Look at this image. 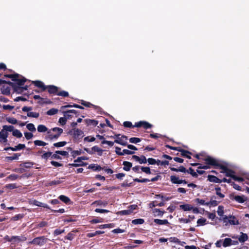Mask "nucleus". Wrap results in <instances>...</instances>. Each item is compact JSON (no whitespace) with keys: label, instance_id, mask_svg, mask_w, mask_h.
<instances>
[{"label":"nucleus","instance_id":"nucleus-59","mask_svg":"<svg viewBox=\"0 0 249 249\" xmlns=\"http://www.w3.org/2000/svg\"><path fill=\"white\" fill-rule=\"evenodd\" d=\"M215 190L216 191V194L220 198H224L225 197V195L223 194H222L221 191V188L217 187L215 188Z\"/></svg>","mask_w":249,"mask_h":249},{"label":"nucleus","instance_id":"nucleus-7","mask_svg":"<svg viewBox=\"0 0 249 249\" xmlns=\"http://www.w3.org/2000/svg\"><path fill=\"white\" fill-rule=\"evenodd\" d=\"M160 178H161L160 176L157 175L156 177H155L154 178H152L151 179H149L148 178L140 179L138 178H135L133 179V180L135 182L144 183V182H149V181H152V182L156 181L158 180L159 179H160Z\"/></svg>","mask_w":249,"mask_h":249},{"label":"nucleus","instance_id":"nucleus-12","mask_svg":"<svg viewBox=\"0 0 249 249\" xmlns=\"http://www.w3.org/2000/svg\"><path fill=\"white\" fill-rule=\"evenodd\" d=\"M27 240V238L23 235L20 236H12V242L13 243H18L20 242H24Z\"/></svg>","mask_w":249,"mask_h":249},{"label":"nucleus","instance_id":"nucleus-42","mask_svg":"<svg viewBox=\"0 0 249 249\" xmlns=\"http://www.w3.org/2000/svg\"><path fill=\"white\" fill-rule=\"evenodd\" d=\"M12 135L14 137H16L18 138H20L22 137V134L21 132L18 129H15L12 132Z\"/></svg>","mask_w":249,"mask_h":249},{"label":"nucleus","instance_id":"nucleus-54","mask_svg":"<svg viewBox=\"0 0 249 249\" xmlns=\"http://www.w3.org/2000/svg\"><path fill=\"white\" fill-rule=\"evenodd\" d=\"M65 232L64 229H57L53 231V234L54 236H57Z\"/></svg>","mask_w":249,"mask_h":249},{"label":"nucleus","instance_id":"nucleus-40","mask_svg":"<svg viewBox=\"0 0 249 249\" xmlns=\"http://www.w3.org/2000/svg\"><path fill=\"white\" fill-rule=\"evenodd\" d=\"M58 110L56 108H52L47 111L46 114L48 115L52 116L56 114Z\"/></svg>","mask_w":249,"mask_h":249},{"label":"nucleus","instance_id":"nucleus-27","mask_svg":"<svg viewBox=\"0 0 249 249\" xmlns=\"http://www.w3.org/2000/svg\"><path fill=\"white\" fill-rule=\"evenodd\" d=\"M180 155L184 158L191 159V155H193V154L192 152L188 150H184V151H182V153H180Z\"/></svg>","mask_w":249,"mask_h":249},{"label":"nucleus","instance_id":"nucleus-44","mask_svg":"<svg viewBox=\"0 0 249 249\" xmlns=\"http://www.w3.org/2000/svg\"><path fill=\"white\" fill-rule=\"evenodd\" d=\"M27 116L29 117L37 118L39 116V113L36 112H28Z\"/></svg>","mask_w":249,"mask_h":249},{"label":"nucleus","instance_id":"nucleus-50","mask_svg":"<svg viewBox=\"0 0 249 249\" xmlns=\"http://www.w3.org/2000/svg\"><path fill=\"white\" fill-rule=\"evenodd\" d=\"M207 206H212L213 207L216 206L218 204V202L214 200H212V198L211 199L210 201L206 202Z\"/></svg>","mask_w":249,"mask_h":249},{"label":"nucleus","instance_id":"nucleus-55","mask_svg":"<svg viewBox=\"0 0 249 249\" xmlns=\"http://www.w3.org/2000/svg\"><path fill=\"white\" fill-rule=\"evenodd\" d=\"M23 216H24V215L23 214L19 213L18 214H16V215H15L14 216H13L11 218V220L17 221L19 219L22 218L23 217Z\"/></svg>","mask_w":249,"mask_h":249},{"label":"nucleus","instance_id":"nucleus-31","mask_svg":"<svg viewBox=\"0 0 249 249\" xmlns=\"http://www.w3.org/2000/svg\"><path fill=\"white\" fill-rule=\"evenodd\" d=\"M108 204L107 201H102V200H97L95 201L93 204H96L97 206H106Z\"/></svg>","mask_w":249,"mask_h":249},{"label":"nucleus","instance_id":"nucleus-43","mask_svg":"<svg viewBox=\"0 0 249 249\" xmlns=\"http://www.w3.org/2000/svg\"><path fill=\"white\" fill-rule=\"evenodd\" d=\"M131 213L132 211L131 210H128V209L120 211L118 213V214L121 215H129Z\"/></svg>","mask_w":249,"mask_h":249},{"label":"nucleus","instance_id":"nucleus-19","mask_svg":"<svg viewBox=\"0 0 249 249\" xmlns=\"http://www.w3.org/2000/svg\"><path fill=\"white\" fill-rule=\"evenodd\" d=\"M165 213L164 211H161L160 209L155 208L153 209V213L154 216L162 217Z\"/></svg>","mask_w":249,"mask_h":249},{"label":"nucleus","instance_id":"nucleus-25","mask_svg":"<svg viewBox=\"0 0 249 249\" xmlns=\"http://www.w3.org/2000/svg\"><path fill=\"white\" fill-rule=\"evenodd\" d=\"M179 208L180 209L183 210L184 211H189L193 209V206L188 204L180 205L179 206Z\"/></svg>","mask_w":249,"mask_h":249},{"label":"nucleus","instance_id":"nucleus-15","mask_svg":"<svg viewBox=\"0 0 249 249\" xmlns=\"http://www.w3.org/2000/svg\"><path fill=\"white\" fill-rule=\"evenodd\" d=\"M235 242L237 243V241H233L230 238H226L224 239L222 245L224 247H227L231 245H235Z\"/></svg>","mask_w":249,"mask_h":249},{"label":"nucleus","instance_id":"nucleus-61","mask_svg":"<svg viewBox=\"0 0 249 249\" xmlns=\"http://www.w3.org/2000/svg\"><path fill=\"white\" fill-rule=\"evenodd\" d=\"M8 136V133L3 129L0 131V138H7Z\"/></svg>","mask_w":249,"mask_h":249},{"label":"nucleus","instance_id":"nucleus-20","mask_svg":"<svg viewBox=\"0 0 249 249\" xmlns=\"http://www.w3.org/2000/svg\"><path fill=\"white\" fill-rule=\"evenodd\" d=\"M80 103L83 106L87 107H93L95 109H96L99 107L98 106L93 105L90 102H87L83 100H81Z\"/></svg>","mask_w":249,"mask_h":249},{"label":"nucleus","instance_id":"nucleus-13","mask_svg":"<svg viewBox=\"0 0 249 249\" xmlns=\"http://www.w3.org/2000/svg\"><path fill=\"white\" fill-rule=\"evenodd\" d=\"M18 77H15V78L13 79V81L15 82V83L17 86H23L25 83L27 81V79L24 77H22L21 79H19Z\"/></svg>","mask_w":249,"mask_h":249},{"label":"nucleus","instance_id":"nucleus-34","mask_svg":"<svg viewBox=\"0 0 249 249\" xmlns=\"http://www.w3.org/2000/svg\"><path fill=\"white\" fill-rule=\"evenodd\" d=\"M88 164L86 162H81L80 163H77L76 162L73 163H69L68 164V166L71 167H79V166H85Z\"/></svg>","mask_w":249,"mask_h":249},{"label":"nucleus","instance_id":"nucleus-38","mask_svg":"<svg viewBox=\"0 0 249 249\" xmlns=\"http://www.w3.org/2000/svg\"><path fill=\"white\" fill-rule=\"evenodd\" d=\"M188 171L186 173L191 174L194 178H197L198 175L196 173V172H195L194 170L192 168L190 167L188 169H187Z\"/></svg>","mask_w":249,"mask_h":249},{"label":"nucleus","instance_id":"nucleus-3","mask_svg":"<svg viewBox=\"0 0 249 249\" xmlns=\"http://www.w3.org/2000/svg\"><path fill=\"white\" fill-rule=\"evenodd\" d=\"M48 238L44 236H41L35 238L29 244L42 246L48 241Z\"/></svg>","mask_w":249,"mask_h":249},{"label":"nucleus","instance_id":"nucleus-52","mask_svg":"<svg viewBox=\"0 0 249 249\" xmlns=\"http://www.w3.org/2000/svg\"><path fill=\"white\" fill-rule=\"evenodd\" d=\"M19 74L18 73H15V74H5L4 75V76L5 77L9 78L11 79L12 81H13V79L15 78V77H19Z\"/></svg>","mask_w":249,"mask_h":249},{"label":"nucleus","instance_id":"nucleus-60","mask_svg":"<svg viewBox=\"0 0 249 249\" xmlns=\"http://www.w3.org/2000/svg\"><path fill=\"white\" fill-rule=\"evenodd\" d=\"M6 121L12 124H15L18 123V121L16 119L13 117H9L6 118Z\"/></svg>","mask_w":249,"mask_h":249},{"label":"nucleus","instance_id":"nucleus-58","mask_svg":"<svg viewBox=\"0 0 249 249\" xmlns=\"http://www.w3.org/2000/svg\"><path fill=\"white\" fill-rule=\"evenodd\" d=\"M55 153L58 154L59 155L64 156L67 158L69 157V153L68 151H61V150H57L55 151Z\"/></svg>","mask_w":249,"mask_h":249},{"label":"nucleus","instance_id":"nucleus-47","mask_svg":"<svg viewBox=\"0 0 249 249\" xmlns=\"http://www.w3.org/2000/svg\"><path fill=\"white\" fill-rule=\"evenodd\" d=\"M248 239V236L246 233H242V234L239 238V241L240 242H244Z\"/></svg>","mask_w":249,"mask_h":249},{"label":"nucleus","instance_id":"nucleus-5","mask_svg":"<svg viewBox=\"0 0 249 249\" xmlns=\"http://www.w3.org/2000/svg\"><path fill=\"white\" fill-rule=\"evenodd\" d=\"M203 160L205 161L206 164H208L209 166H213L214 168H217L219 163V161L217 160L210 156H207V157L203 159Z\"/></svg>","mask_w":249,"mask_h":249},{"label":"nucleus","instance_id":"nucleus-33","mask_svg":"<svg viewBox=\"0 0 249 249\" xmlns=\"http://www.w3.org/2000/svg\"><path fill=\"white\" fill-rule=\"evenodd\" d=\"M62 182L63 181L60 180H53L47 183V186L57 185L61 184V183H62Z\"/></svg>","mask_w":249,"mask_h":249},{"label":"nucleus","instance_id":"nucleus-45","mask_svg":"<svg viewBox=\"0 0 249 249\" xmlns=\"http://www.w3.org/2000/svg\"><path fill=\"white\" fill-rule=\"evenodd\" d=\"M3 129L6 132H13L14 130V127L13 125H3Z\"/></svg>","mask_w":249,"mask_h":249},{"label":"nucleus","instance_id":"nucleus-36","mask_svg":"<svg viewBox=\"0 0 249 249\" xmlns=\"http://www.w3.org/2000/svg\"><path fill=\"white\" fill-rule=\"evenodd\" d=\"M217 168H219V169L222 170V171H220L221 173H224V174L226 173V172L228 169V168L227 167V166H226L224 165H223L220 163H219V164L217 166Z\"/></svg>","mask_w":249,"mask_h":249},{"label":"nucleus","instance_id":"nucleus-51","mask_svg":"<svg viewBox=\"0 0 249 249\" xmlns=\"http://www.w3.org/2000/svg\"><path fill=\"white\" fill-rule=\"evenodd\" d=\"M67 144V142L65 141L60 142L53 143V146L56 147H63Z\"/></svg>","mask_w":249,"mask_h":249},{"label":"nucleus","instance_id":"nucleus-24","mask_svg":"<svg viewBox=\"0 0 249 249\" xmlns=\"http://www.w3.org/2000/svg\"><path fill=\"white\" fill-rule=\"evenodd\" d=\"M154 222L155 224L160 225L169 224V222L167 219L161 220L159 219H154Z\"/></svg>","mask_w":249,"mask_h":249},{"label":"nucleus","instance_id":"nucleus-14","mask_svg":"<svg viewBox=\"0 0 249 249\" xmlns=\"http://www.w3.org/2000/svg\"><path fill=\"white\" fill-rule=\"evenodd\" d=\"M227 219V222L232 225H238L239 224V221L236 217L232 215H230Z\"/></svg>","mask_w":249,"mask_h":249},{"label":"nucleus","instance_id":"nucleus-6","mask_svg":"<svg viewBox=\"0 0 249 249\" xmlns=\"http://www.w3.org/2000/svg\"><path fill=\"white\" fill-rule=\"evenodd\" d=\"M69 134L73 135L74 139L78 140L83 136V132L78 128H73L69 131Z\"/></svg>","mask_w":249,"mask_h":249},{"label":"nucleus","instance_id":"nucleus-10","mask_svg":"<svg viewBox=\"0 0 249 249\" xmlns=\"http://www.w3.org/2000/svg\"><path fill=\"white\" fill-rule=\"evenodd\" d=\"M224 207L223 206H219L218 207L217 214L219 216L222 217V220L224 223H227L228 217L226 215H224Z\"/></svg>","mask_w":249,"mask_h":249},{"label":"nucleus","instance_id":"nucleus-22","mask_svg":"<svg viewBox=\"0 0 249 249\" xmlns=\"http://www.w3.org/2000/svg\"><path fill=\"white\" fill-rule=\"evenodd\" d=\"M169 168L171 171L176 172H180L182 173H186V172L188 171L187 169L183 166H180L178 168L171 167H170Z\"/></svg>","mask_w":249,"mask_h":249},{"label":"nucleus","instance_id":"nucleus-37","mask_svg":"<svg viewBox=\"0 0 249 249\" xmlns=\"http://www.w3.org/2000/svg\"><path fill=\"white\" fill-rule=\"evenodd\" d=\"M37 131L39 132H45L46 131H48L47 127L43 124H39L37 126Z\"/></svg>","mask_w":249,"mask_h":249},{"label":"nucleus","instance_id":"nucleus-64","mask_svg":"<svg viewBox=\"0 0 249 249\" xmlns=\"http://www.w3.org/2000/svg\"><path fill=\"white\" fill-rule=\"evenodd\" d=\"M169 164V162L168 160H163V161H160L159 160H157V165H158L162 166V165H168Z\"/></svg>","mask_w":249,"mask_h":249},{"label":"nucleus","instance_id":"nucleus-23","mask_svg":"<svg viewBox=\"0 0 249 249\" xmlns=\"http://www.w3.org/2000/svg\"><path fill=\"white\" fill-rule=\"evenodd\" d=\"M123 169L126 171H129L132 166V163L129 161H124L123 162Z\"/></svg>","mask_w":249,"mask_h":249},{"label":"nucleus","instance_id":"nucleus-35","mask_svg":"<svg viewBox=\"0 0 249 249\" xmlns=\"http://www.w3.org/2000/svg\"><path fill=\"white\" fill-rule=\"evenodd\" d=\"M34 163L32 162H25L23 163L20 164V166L26 168H30L34 165Z\"/></svg>","mask_w":249,"mask_h":249},{"label":"nucleus","instance_id":"nucleus-16","mask_svg":"<svg viewBox=\"0 0 249 249\" xmlns=\"http://www.w3.org/2000/svg\"><path fill=\"white\" fill-rule=\"evenodd\" d=\"M208 180L211 182L220 183L222 180L215 176L209 175L207 177Z\"/></svg>","mask_w":249,"mask_h":249},{"label":"nucleus","instance_id":"nucleus-56","mask_svg":"<svg viewBox=\"0 0 249 249\" xmlns=\"http://www.w3.org/2000/svg\"><path fill=\"white\" fill-rule=\"evenodd\" d=\"M26 127L29 131L32 132H34L36 130L34 124L32 123L27 124Z\"/></svg>","mask_w":249,"mask_h":249},{"label":"nucleus","instance_id":"nucleus-32","mask_svg":"<svg viewBox=\"0 0 249 249\" xmlns=\"http://www.w3.org/2000/svg\"><path fill=\"white\" fill-rule=\"evenodd\" d=\"M75 237V234L74 233H73V231H72L68 233V234L64 237V239L65 240H69L71 241Z\"/></svg>","mask_w":249,"mask_h":249},{"label":"nucleus","instance_id":"nucleus-21","mask_svg":"<svg viewBox=\"0 0 249 249\" xmlns=\"http://www.w3.org/2000/svg\"><path fill=\"white\" fill-rule=\"evenodd\" d=\"M88 168L92 169L93 171H100L104 169L105 167H102L99 165L96 164H91L89 165Z\"/></svg>","mask_w":249,"mask_h":249},{"label":"nucleus","instance_id":"nucleus-4","mask_svg":"<svg viewBox=\"0 0 249 249\" xmlns=\"http://www.w3.org/2000/svg\"><path fill=\"white\" fill-rule=\"evenodd\" d=\"M229 198L231 200H235L239 203H243L248 200L247 197L244 195H235L233 193L229 195Z\"/></svg>","mask_w":249,"mask_h":249},{"label":"nucleus","instance_id":"nucleus-46","mask_svg":"<svg viewBox=\"0 0 249 249\" xmlns=\"http://www.w3.org/2000/svg\"><path fill=\"white\" fill-rule=\"evenodd\" d=\"M144 222V220L142 218H138L132 221V223L134 225L142 224Z\"/></svg>","mask_w":249,"mask_h":249},{"label":"nucleus","instance_id":"nucleus-41","mask_svg":"<svg viewBox=\"0 0 249 249\" xmlns=\"http://www.w3.org/2000/svg\"><path fill=\"white\" fill-rule=\"evenodd\" d=\"M235 172L232 169L228 168L225 175L226 177H231L233 179V177L235 176Z\"/></svg>","mask_w":249,"mask_h":249},{"label":"nucleus","instance_id":"nucleus-11","mask_svg":"<svg viewBox=\"0 0 249 249\" xmlns=\"http://www.w3.org/2000/svg\"><path fill=\"white\" fill-rule=\"evenodd\" d=\"M25 148V145L24 144L19 143L17 146H15L14 147H6L4 148V151H8L9 150H11L13 151H16L18 150H20L23 149Z\"/></svg>","mask_w":249,"mask_h":249},{"label":"nucleus","instance_id":"nucleus-17","mask_svg":"<svg viewBox=\"0 0 249 249\" xmlns=\"http://www.w3.org/2000/svg\"><path fill=\"white\" fill-rule=\"evenodd\" d=\"M85 124L88 125H92L93 126H95L97 125L98 124V122L95 120H92V119H85L84 120Z\"/></svg>","mask_w":249,"mask_h":249},{"label":"nucleus","instance_id":"nucleus-39","mask_svg":"<svg viewBox=\"0 0 249 249\" xmlns=\"http://www.w3.org/2000/svg\"><path fill=\"white\" fill-rule=\"evenodd\" d=\"M14 91L18 94H21L23 92V90L22 86H18L16 85L13 89Z\"/></svg>","mask_w":249,"mask_h":249},{"label":"nucleus","instance_id":"nucleus-9","mask_svg":"<svg viewBox=\"0 0 249 249\" xmlns=\"http://www.w3.org/2000/svg\"><path fill=\"white\" fill-rule=\"evenodd\" d=\"M29 203L30 205H34L38 207L47 208L48 209H51L47 204L39 202L36 199L30 200L29 201Z\"/></svg>","mask_w":249,"mask_h":249},{"label":"nucleus","instance_id":"nucleus-18","mask_svg":"<svg viewBox=\"0 0 249 249\" xmlns=\"http://www.w3.org/2000/svg\"><path fill=\"white\" fill-rule=\"evenodd\" d=\"M58 198L61 200L62 201V202H63L64 203H65L66 204H71L72 202L71 201V200L70 199V198L66 196H64V195H60L59 197H58Z\"/></svg>","mask_w":249,"mask_h":249},{"label":"nucleus","instance_id":"nucleus-8","mask_svg":"<svg viewBox=\"0 0 249 249\" xmlns=\"http://www.w3.org/2000/svg\"><path fill=\"white\" fill-rule=\"evenodd\" d=\"M134 126L137 127H142L145 129H147L149 128H151L153 125L146 121H140L137 123H135L134 124Z\"/></svg>","mask_w":249,"mask_h":249},{"label":"nucleus","instance_id":"nucleus-48","mask_svg":"<svg viewBox=\"0 0 249 249\" xmlns=\"http://www.w3.org/2000/svg\"><path fill=\"white\" fill-rule=\"evenodd\" d=\"M34 144L36 146H44L47 144V143L42 141L41 140H36L34 141Z\"/></svg>","mask_w":249,"mask_h":249},{"label":"nucleus","instance_id":"nucleus-2","mask_svg":"<svg viewBox=\"0 0 249 249\" xmlns=\"http://www.w3.org/2000/svg\"><path fill=\"white\" fill-rule=\"evenodd\" d=\"M63 129L59 127H54L47 131L48 135L46 136L45 140L52 141L57 139L63 133Z\"/></svg>","mask_w":249,"mask_h":249},{"label":"nucleus","instance_id":"nucleus-26","mask_svg":"<svg viewBox=\"0 0 249 249\" xmlns=\"http://www.w3.org/2000/svg\"><path fill=\"white\" fill-rule=\"evenodd\" d=\"M20 155V154L19 153H14L13 156L6 157L5 159L7 161L18 160Z\"/></svg>","mask_w":249,"mask_h":249},{"label":"nucleus","instance_id":"nucleus-49","mask_svg":"<svg viewBox=\"0 0 249 249\" xmlns=\"http://www.w3.org/2000/svg\"><path fill=\"white\" fill-rule=\"evenodd\" d=\"M114 142L115 143L120 144H121L122 145H123V146H126L127 145V142L123 141L122 140V138H121L120 137V138H118L117 139H116L114 141Z\"/></svg>","mask_w":249,"mask_h":249},{"label":"nucleus","instance_id":"nucleus-57","mask_svg":"<svg viewBox=\"0 0 249 249\" xmlns=\"http://www.w3.org/2000/svg\"><path fill=\"white\" fill-rule=\"evenodd\" d=\"M129 142L132 143H137L141 141V139L139 138L132 137L129 139Z\"/></svg>","mask_w":249,"mask_h":249},{"label":"nucleus","instance_id":"nucleus-30","mask_svg":"<svg viewBox=\"0 0 249 249\" xmlns=\"http://www.w3.org/2000/svg\"><path fill=\"white\" fill-rule=\"evenodd\" d=\"M104 233H105L104 231H97L94 232H90V233H87V236L88 237L90 238V237H94L98 234H103Z\"/></svg>","mask_w":249,"mask_h":249},{"label":"nucleus","instance_id":"nucleus-53","mask_svg":"<svg viewBox=\"0 0 249 249\" xmlns=\"http://www.w3.org/2000/svg\"><path fill=\"white\" fill-rule=\"evenodd\" d=\"M52 154L53 153L50 151L45 152L41 155V158L45 160H47L50 157L52 156Z\"/></svg>","mask_w":249,"mask_h":249},{"label":"nucleus","instance_id":"nucleus-63","mask_svg":"<svg viewBox=\"0 0 249 249\" xmlns=\"http://www.w3.org/2000/svg\"><path fill=\"white\" fill-rule=\"evenodd\" d=\"M81 154H82V151L81 150H74L71 152V155L73 158H75L76 157V156L80 155Z\"/></svg>","mask_w":249,"mask_h":249},{"label":"nucleus","instance_id":"nucleus-28","mask_svg":"<svg viewBox=\"0 0 249 249\" xmlns=\"http://www.w3.org/2000/svg\"><path fill=\"white\" fill-rule=\"evenodd\" d=\"M91 149H92V151H93V154L95 152H97L98 153V155L99 156H101L102 155L103 150L102 149H101L100 148H99L98 146L95 145V146H93L91 148Z\"/></svg>","mask_w":249,"mask_h":249},{"label":"nucleus","instance_id":"nucleus-1","mask_svg":"<svg viewBox=\"0 0 249 249\" xmlns=\"http://www.w3.org/2000/svg\"><path fill=\"white\" fill-rule=\"evenodd\" d=\"M32 83L36 87L41 89V91L48 90V92L51 94L57 95L59 88L54 85L46 86L44 83L41 81L36 80L32 81Z\"/></svg>","mask_w":249,"mask_h":249},{"label":"nucleus","instance_id":"nucleus-29","mask_svg":"<svg viewBox=\"0 0 249 249\" xmlns=\"http://www.w3.org/2000/svg\"><path fill=\"white\" fill-rule=\"evenodd\" d=\"M170 180L173 184H180V179L178 177L173 175L171 176L170 177Z\"/></svg>","mask_w":249,"mask_h":249},{"label":"nucleus","instance_id":"nucleus-62","mask_svg":"<svg viewBox=\"0 0 249 249\" xmlns=\"http://www.w3.org/2000/svg\"><path fill=\"white\" fill-rule=\"evenodd\" d=\"M206 219L204 218H201L197 220V223L198 225L203 226L206 224Z\"/></svg>","mask_w":249,"mask_h":249}]
</instances>
